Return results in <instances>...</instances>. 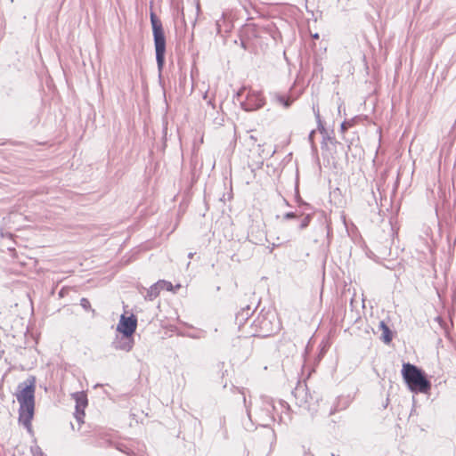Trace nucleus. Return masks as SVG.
<instances>
[{
  "mask_svg": "<svg viewBox=\"0 0 456 456\" xmlns=\"http://www.w3.org/2000/svg\"><path fill=\"white\" fill-rule=\"evenodd\" d=\"M35 390L36 379L31 377L19 386V392L16 395L20 403L19 420L28 429L31 428L35 411Z\"/></svg>",
  "mask_w": 456,
  "mask_h": 456,
  "instance_id": "f257e3e1",
  "label": "nucleus"
},
{
  "mask_svg": "<svg viewBox=\"0 0 456 456\" xmlns=\"http://www.w3.org/2000/svg\"><path fill=\"white\" fill-rule=\"evenodd\" d=\"M402 375L411 391L428 393L431 388L430 382L425 378L422 371L413 364L403 363Z\"/></svg>",
  "mask_w": 456,
  "mask_h": 456,
  "instance_id": "f03ea898",
  "label": "nucleus"
},
{
  "mask_svg": "<svg viewBox=\"0 0 456 456\" xmlns=\"http://www.w3.org/2000/svg\"><path fill=\"white\" fill-rule=\"evenodd\" d=\"M151 22L152 26V32L154 37V45L156 50V59L159 69H162L165 62V53H166V37L164 29L162 27V23L160 20L158 19L156 14L151 12Z\"/></svg>",
  "mask_w": 456,
  "mask_h": 456,
  "instance_id": "7ed1b4c3",
  "label": "nucleus"
},
{
  "mask_svg": "<svg viewBox=\"0 0 456 456\" xmlns=\"http://www.w3.org/2000/svg\"><path fill=\"white\" fill-rule=\"evenodd\" d=\"M265 104V98L260 92L249 90L246 99L241 102L243 110L253 111L260 109Z\"/></svg>",
  "mask_w": 456,
  "mask_h": 456,
  "instance_id": "20e7f679",
  "label": "nucleus"
},
{
  "mask_svg": "<svg viewBox=\"0 0 456 456\" xmlns=\"http://www.w3.org/2000/svg\"><path fill=\"white\" fill-rule=\"evenodd\" d=\"M137 328V319L134 314L130 316L121 315L117 330L122 333L126 338H130Z\"/></svg>",
  "mask_w": 456,
  "mask_h": 456,
  "instance_id": "39448f33",
  "label": "nucleus"
},
{
  "mask_svg": "<svg viewBox=\"0 0 456 456\" xmlns=\"http://www.w3.org/2000/svg\"><path fill=\"white\" fill-rule=\"evenodd\" d=\"M76 402L75 417L79 424L84 423L85 410L87 407V396L84 392H77L72 395Z\"/></svg>",
  "mask_w": 456,
  "mask_h": 456,
  "instance_id": "423d86ee",
  "label": "nucleus"
},
{
  "mask_svg": "<svg viewBox=\"0 0 456 456\" xmlns=\"http://www.w3.org/2000/svg\"><path fill=\"white\" fill-rule=\"evenodd\" d=\"M232 28V24L226 18L225 14L222 16L220 20L216 21L217 33L222 35L224 33H229Z\"/></svg>",
  "mask_w": 456,
  "mask_h": 456,
  "instance_id": "0eeeda50",
  "label": "nucleus"
},
{
  "mask_svg": "<svg viewBox=\"0 0 456 456\" xmlns=\"http://www.w3.org/2000/svg\"><path fill=\"white\" fill-rule=\"evenodd\" d=\"M379 327L382 330V339L386 344H389L392 341V333L388 326L385 323V322L381 321L379 322Z\"/></svg>",
  "mask_w": 456,
  "mask_h": 456,
  "instance_id": "6e6552de",
  "label": "nucleus"
},
{
  "mask_svg": "<svg viewBox=\"0 0 456 456\" xmlns=\"http://www.w3.org/2000/svg\"><path fill=\"white\" fill-rule=\"evenodd\" d=\"M158 287L159 288V290H168V291H172L173 290V285L170 281H158Z\"/></svg>",
  "mask_w": 456,
  "mask_h": 456,
  "instance_id": "1a4fd4ad",
  "label": "nucleus"
},
{
  "mask_svg": "<svg viewBox=\"0 0 456 456\" xmlns=\"http://www.w3.org/2000/svg\"><path fill=\"white\" fill-rule=\"evenodd\" d=\"M80 305L86 311H91L93 313V314L94 315L95 314V310L92 308V305H91V303L90 301L86 298V297H83L81 298L80 300Z\"/></svg>",
  "mask_w": 456,
  "mask_h": 456,
  "instance_id": "9d476101",
  "label": "nucleus"
},
{
  "mask_svg": "<svg viewBox=\"0 0 456 456\" xmlns=\"http://www.w3.org/2000/svg\"><path fill=\"white\" fill-rule=\"evenodd\" d=\"M160 290L158 287V282H156L154 285H152L149 291H148V297L151 299L152 297H156L159 296Z\"/></svg>",
  "mask_w": 456,
  "mask_h": 456,
  "instance_id": "9b49d317",
  "label": "nucleus"
},
{
  "mask_svg": "<svg viewBox=\"0 0 456 456\" xmlns=\"http://www.w3.org/2000/svg\"><path fill=\"white\" fill-rule=\"evenodd\" d=\"M133 339H128L127 342L124 346H120V348L125 351H130L133 347Z\"/></svg>",
  "mask_w": 456,
  "mask_h": 456,
  "instance_id": "f8f14e48",
  "label": "nucleus"
},
{
  "mask_svg": "<svg viewBox=\"0 0 456 456\" xmlns=\"http://www.w3.org/2000/svg\"><path fill=\"white\" fill-rule=\"evenodd\" d=\"M310 222V218L308 216H305L302 222L301 228H305L308 225Z\"/></svg>",
  "mask_w": 456,
  "mask_h": 456,
  "instance_id": "ddd939ff",
  "label": "nucleus"
},
{
  "mask_svg": "<svg viewBox=\"0 0 456 456\" xmlns=\"http://www.w3.org/2000/svg\"><path fill=\"white\" fill-rule=\"evenodd\" d=\"M341 129H342L343 132H345L346 130V125L344 123L341 126Z\"/></svg>",
  "mask_w": 456,
  "mask_h": 456,
  "instance_id": "4468645a",
  "label": "nucleus"
},
{
  "mask_svg": "<svg viewBox=\"0 0 456 456\" xmlns=\"http://www.w3.org/2000/svg\"><path fill=\"white\" fill-rule=\"evenodd\" d=\"M313 37L315 38V39H318L319 38V35L318 34H314V35H313Z\"/></svg>",
  "mask_w": 456,
  "mask_h": 456,
  "instance_id": "2eb2a0df",
  "label": "nucleus"
},
{
  "mask_svg": "<svg viewBox=\"0 0 456 456\" xmlns=\"http://www.w3.org/2000/svg\"><path fill=\"white\" fill-rule=\"evenodd\" d=\"M294 214H287V217H294Z\"/></svg>",
  "mask_w": 456,
  "mask_h": 456,
  "instance_id": "dca6fc26",
  "label": "nucleus"
},
{
  "mask_svg": "<svg viewBox=\"0 0 456 456\" xmlns=\"http://www.w3.org/2000/svg\"><path fill=\"white\" fill-rule=\"evenodd\" d=\"M289 104H290V103H289V101H287V102H285V106H286V107H289Z\"/></svg>",
  "mask_w": 456,
  "mask_h": 456,
  "instance_id": "f3484780",
  "label": "nucleus"
}]
</instances>
